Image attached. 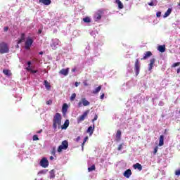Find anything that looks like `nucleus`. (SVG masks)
Wrapping results in <instances>:
<instances>
[{"mask_svg":"<svg viewBox=\"0 0 180 180\" xmlns=\"http://www.w3.org/2000/svg\"><path fill=\"white\" fill-rule=\"evenodd\" d=\"M32 140L34 141H37V140H39V137L37 136V135H34L32 137Z\"/></svg>","mask_w":180,"mask_h":180,"instance_id":"4c0bfd02","label":"nucleus"},{"mask_svg":"<svg viewBox=\"0 0 180 180\" xmlns=\"http://www.w3.org/2000/svg\"><path fill=\"white\" fill-rule=\"evenodd\" d=\"M25 40V34H21V39L18 41V44H20Z\"/></svg>","mask_w":180,"mask_h":180,"instance_id":"72a5a7b5","label":"nucleus"},{"mask_svg":"<svg viewBox=\"0 0 180 180\" xmlns=\"http://www.w3.org/2000/svg\"><path fill=\"white\" fill-rule=\"evenodd\" d=\"M180 73V68L179 69H177V74Z\"/></svg>","mask_w":180,"mask_h":180,"instance_id":"13d9d810","label":"nucleus"},{"mask_svg":"<svg viewBox=\"0 0 180 180\" xmlns=\"http://www.w3.org/2000/svg\"><path fill=\"white\" fill-rule=\"evenodd\" d=\"M60 40L58 39H52V43L51 44V46L52 47L53 50H56L58 46H60Z\"/></svg>","mask_w":180,"mask_h":180,"instance_id":"20e7f679","label":"nucleus"},{"mask_svg":"<svg viewBox=\"0 0 180 180\" xmlns=\"http://www.w3.org/2000/svg\"><path fill=\"white\" fill-rule=\"evenodd\" d=\"M148 4L149 5V6H154V2L153 1L148 3Z\"/></svg>","mask_w":180,"mask_h":180,"instance_id":"8fccbe9b","label":"nucleus"},{"mask_svg":"<svg viewBox=\"0 0 180 180\" xmlns=\"http://www.w3.org/2000/svg\"><path fill=\"white\" fill-rule=\"evenodd\" d=\"M82 102L83 103V106H89V105H91V103H89V101H88L85 98H82Z\"/></svg>","mask_w":180,"mask_h":180,"instance_id":"f3484780","label":"nucleus"},{"mask_svg":"<svg viewBox=\"0 0 180 180\" xmlns=\"http://www.w3.org/2000/svg\"><path fill=\"white\" fill-rule=\"evenodd\" d=\"M87 50H89V46H86V48Z\"/></svg>","mask_w":180,"mask_h":180,"instance_id":"052dcab7","label":"nucleus"},{"mask_svg":"<svg viewBox=\"0 0 180 180\" xmlns=\"http://www.w3.org/2000/svg\"><path fill=\"white\" fill-rule=\"evenodd\" d=\"M68 110V105H67V103H65L62 108V112L63 115H65V113H67Z\"/></svg>","mask_w":180,"mask_h":180,"instance_id":"4be33fe9","label":"nucleus"},{"mask_svg":"<svg viewBox=\"0 0 180 180\" xmlns=\"http://www.w3.org/2000/svg\"><path fill=\"white\" fill-rule=\"evenodd\" d=\"M126 1H129V0H126Z\"/></svg>","mask_w":180,"mask_h":180,"instance_id":"69168bd1","label":"nucleus"},{"mask_svg":"<svg viewBox=\"0 0 180 180\" xmlns=\"http://www.w3.org/2000/svg\"><path fill=\"white\" fill-rule=\"evenodd\" d=\"M123 147H124V143L120 144L117 148L118 151H122V150H123Z\"/></svg>","mask_w":180,"mask_h":180,"instance_id":"f704fd0d","label":"nucleus"},{"mask_svg":"<svg viewBox=\"0 0 180 180\" xmlns=\"http://www.w3.org/2000/svg\"><path fill=\"white\" fill-rule=\"evenodd\" d=\"M75 98H77V94L75 93H74L70 96V101L72 102V101L75 100Z\"/></svg>","mask_w":180,"mask_h":180,"instance_id":"c9c22d12","label":"nucleus"},{"mask_svg":"<svg viewBox=\"0 0 180 180\" xmlns=\"http://www.w3.org/2000/svg\"><path fill=\"white\" fill-rule=\"evenodd\" d=\"M89 172H92V171H95V165H91L90 167H88Z\"/></svg>","mask_w":180,"mask_h":180,"instance_id":"2f4dec72","label":"nucleus"},{"mask_svg":"<svg viewBox=\"0 0 180 180\" xmlns=\"http://www.w3.org/2000/svg\"><path fill=\"white\" fill-rule=\"evenodd\" d=\"M40 4H44V5H50L51 4V0H39Z\"/></svg>","mask_w":180,"mask_h":180,"instance_id":"aec40b11","label":"nucleus"},{"mask_svg":"<svg viewBox=\"0 0 180 180\" xmlns=\"http://www.w3.org/2000/svg\"><path fill=\"white\" fill-rule=\"evenodd\" d=\"M50 179H54L56 178V170L52 169L49 172Z\"/></svg>","mask_w":180,"mask_h":180,"instance_id":"2eb2a0df","label":"nucleus"},{"mask_svg":"<svg viewBox=\"0 0 180 180\" xmlns=\"http://www.w3.org/2000/svg\"><path fill=\"white\" fill-rule=\"evenodd\" d=\"M84 85H86V83H84Z\"/></svg>","mask_w":180,"mask_h":180,"instance_id":"0e129e2a","label":"nucleus"},{"mask_svg":"<svg viewBox=\"0 0 180 180\" xmlns=\"http://www.w3.org/2000/svg\"><path fill=\"white\" fill-rule=\"evenodd\" d=\"M89 113V110H87L86 112L83 113L80 117L77 118V123H81V122H84L85 120V117L88 116V114Z\"/></svg>","mask_w":180,"mask_h":180,"instance_id":"39448f33","label":"nucleus"},{"mask_svg":"<svg viewBox=\"0 0 180 180\" xmlns=\"http://www.w3.org/2000/svg\"><path fill=\"white\" fill-rule=\"evenodd\" d=\"M83 22H84V23H91V18L86 17L83 18Z\"/></svg>","mask_w":180,"mask_h":180,"instance_id":"cd10ccee","label":"nucleus"},{"mask_svg":"<svg viewBox=\"0 0 180 180\" xmlns=\"http://www.w3.org/2000/svg\"><path fill=\"white\" fill-rule=\"evenodd\" d=\"M94 130H95V124H94L93 127H89L86 131L90 134V136H92V134H94Z\"/></svg>","mask_w":180,"mask_h":180,"instance_id":"ddd939ff","label":"nucleus"},{"mask_svg":"<svg viewBox=\"0 0 180 180\" xmlns=\"http://www.w3.org/2000/svg\"><path fill=\"white\" fill-rule=\"evenodd\" d=\"M42 131H43V129H41V130L38 131L37 133L38 134H40V133H41Z\"/></svg>","mask_w":180,"mask_h":180,"instance_id":"5fc2aeb1","label":"nucleus"},{"mask_svg":"<svg viewBox=\"0 0 180 180\" xmlns=\"http://www.w3.org/2000/svg\"><path fill=\"white\" fill-rule=\"evenodd\" d=\"M50 160H54V157H53V156H51V157H50Z\"/></svg>","mask_w":180,"mask_h":180,"instance_id":"bf43d9fd","label":"nucleus"},{"mask_svg":"<svg viewBox=\"0 0 180 180\" xmlns=\"http://www.w3.org/2000/svg\"><path fill=\"white\" fill-rule=\"evenodd\" d=\"M27 67L26 68L27 71H29V70H30L31 68H33V66H32V62L31 61H28L27 63Z\"/></svg>","mask_w":180,"mask_h":180,"instance_id":"bb28decb","label":"nucleus"},{"mask_svg":"<svg viewBox=\"0 0 180 180\" xmlns=\"http://www.w3.org/2000/svg\"><path fill=\"white\" fill-rule=\"evenodd\" d=\"M115 3L118 5L119 9H123L124 8L123 3H122L120 0H115Z\"/></svg>","mask_w":180,"mask_h":180,"instance_id":"412c9836","label":"nucleus"},{"mask_svg":"<svg viewBox=\"0 0 180 180\" xmlns=\"http://www.w3.org/2000/svg\"><path fill=\"white\" fill-rule=\"evenodd\" d=\"M98 120V115H95L94 118L93 119L92 122H94L95 121Z\"/></svg>","mask_w":180,"mask_h":180,"instance_id":"a19ab883","label":"nucleus"},{"mask_svg":"<svg viewBox=\"0 0 180 180\" xmlns=\"http://www.w3.org/2000/svg\"><path fill=\"white\" fill-rule=\"evenodd\" d=\"M158 50L160 53H164V52H165V46H164V45H160V46H159Z\"/></svg>","mask_w":180,"mask_h":180,"instance_id":"5701e85b","label":"nucleus"},{"mask_svg":"<svg viewBox=\"0 0 180 180\" xmlns=\"http://www.w3.org/2000/svg\"><path fill=\"white\" fill-rule=\"evenodd\" d=\"M39 54H43V52H40Z\"/></svg>","mask_w":180,"mask_h":180,"instance_id":"e2e57ef3","label":"nucleus"},{"mask_svg":"<svg viewBox=\"0 0 180 180\" xmlns=\"http://www.w3.org/2000/svg\"><path fill=\"white\" fill-rule=\"evenodd\" d=\"M52 155H56V147H53L51 150Z\"/></svg>","mask_w":180,"mask_h":180,"instance_id":"ea45409f","label":"nucleus"},{"mask_svg":"<svg viewBox=\"0 0 180 180\" xmlns=\"http://www.w3.org/2000/svg\"><path fill=\"white\" fill-rule=\"evenodd\" d=\"M70 126V120H66L63 126H62L61 129L62 130H66V129Z\"/></svg>","mask_w":180,"mask_h":180,"instance_id":"dca6fc26","label":"nucleus"},{"mask_svg":"<svg viewBox=\"0 0 180 180\" xmlns=\"http://www.w3.org/2000/svg\"><path fill=\"white\" fill-rule=\"evenodd\" d=\"M171 12H172V8H168L167 11L165 12V13L164 15V18H168V15H171Z\"/></svg>","mask_w":180,"mask_h":180,"instance_id":"393cba45","label":"nucleus"},{"mask_svg":"<svg viewBox=\"0 0 180 180\" xmlns=\"http://www.w3.org/2000/svg\"><path fill=\"white\" fill-rule=\"evenodd\" d=\"M58 129H60L61 127V114L57 112L53 119V128L54 130H57Z\"/></svg>","mask_w":180,"mask_h":180,"instance_id":"f257e3e1","label":"nucleus"},{"mask_svg":"<svg viewBox=\"0 0 180 180\" xmlns=\"http://www.w3.org/2000/svg\"><path fill=\"white\" fill-rule=\"evenodd\" d=\"M68 148V141H63L60 146L58 148V153H61L63 150H67Z\"/></svg>","mask_w":180,"mask_h":180,"instance_id":"7ed1b4c3","label":"nucleus"},{"mask_svg":"<svg viewBox=\"0 0 180 180\" xmlns=\"http://www.w3.org/2000/svg\"><path fill=\"white\" fill-rule=\"evenodd\" d=\"M159 146L162 147L164 146V135H161L159 139Z\"/></svg>","mask_w":180,"mask_h":180,"instance_id":"a211bd4d","label":"nucleus"},{"mask_svg":"<svg viewBox=\"0 0 180 180\" xmlns=\"http://www.w3.org/2000/svg\"><path fill=\"white\" fill-rule=\"evenodd\" d=\"M121 136H122V131L120 130H117L116 133V139L117 140H120Z\"/></svg>","mask_w":180,"mask_h":180,"instance_id":"a878e982","label":"nucleus"},{"mask_svg":"<svg viewBox=\"0 0 180 180\" xmlns=\"http://www.w3.org/2000/svg\"><path fill=\"white\" fill-rule=\"evenodd\" d=\"M44 85L46 89H50L51 86H50V84H49V82H47V80L44 81Z\"/></svg>","mask_w":180,"mask_h":180,"instance_id":"473e14b6","label":"nucleus"},{"mask_svg":"<svg viewBox=\"0 0 180 180\" xmlns=\"http://www.w3.org/2000/svg\"><path fill=\"white\" fill-rule=\"evenodd\" d=\"M156 15H157V18H161V12H160V11H158V12L156 13Z\"/></svg>","mask_w":180,"mask_h":180,"instance_id":"37998d69","label":"nucleus"},{"mask_svg":"<svg viewBox=\"0 0 180 180\" xmlns=\"http://www.w3.org/2000/svg\"><path fill=\"white\" fill-rule=\"evenodd\" d=\"M175 175H177L178 176H179V175H180V169L176 170V171L175 172Z\"/></svg>","mask_w":180,"mask_h":180,"instance_id":"a18cd8bd","label":"nucleus"},{"mask_svg":"<svg viewBox=\"0 0 180 180\" xmlns=\"http://www.w3.org/2000/svg\"><path fill=\"white\" fill-rule=\"evenodd\" d=\"M48 169H42L38 172V175H40V174L45 175V174H47Z\"/></svg>","mask_w":180,"mask_h":180,"instance_id":"c756f323","label":"nucleus"},{"mask_svg":"<svg viewBox=\"0 0 180 180\" xmlns=\"http://www.w3.org/2000/svg\"><path fill=\"white\" fill-rule=\"evenodd\" d=\"M152 53L150 51H147L144 53L143 57L141 60H147V58L151 57Z\"/></svg>","mask_w":180,"mask_h":180,"instance_id":"4468645a","label":"nucleus"},{"mask_svg":"<svg viewBox=\"0 0 180 180\" xmlns=\"http://www.w3.org/2000/svg\"><path fill=\"white\" fill-rule=\"evenodd\" d=\"M76 70L77 69H75V68L72 69V72H75Z\"/></svg>","mask_w":180,"mask_h":180,"instance_id":"4d7b16f0","label":"nucleus"},{"mask_svg":"<svg viewBox=\"0 0 180 180\" xmlns=\"http://www.w3.org/2000/svg\"><path fill=\"white\" fill-rule=\"evenodd\" d=\"M39 165L42 168H47V167H49V160H47V158H43L41 160Z\"/></svg>","mask_w":180,"mask_h":180,"instance_id":"423d86ee","label":"nucleus"},{"mask_svg":"<svg viewBox=\"0 0 180 180\" xmlns=\"http://www.w3.org/2000/svg\"><path fill=\"white\" fill-rule=\"evenodd\" d=\"M123 175L125 178H130V176H131V170L130 169H127Z\"/></svg>","mask_w":180,"mask_h":180,"instance_id":"f8f14e48","label":"nucleus"},{"mask_svg":"<svg viewBox=\"0 0 180 180\" xmlns=\"http://www.w3.org/2000/svg\"><path fill=\"white\" fill-rule=\"evenodd\" d=\"M39 33H41V30H39Z\"/></svg>","mask_w":180,"mask_h":180,"instance_id":"680f3d73","label":"nucleus"},{"mask_svg":"<svg viewBox=\"0 0 180 180\" xmlns=\"http://www.w3.org/2000/svg\"><path fill=\"white\" fill-rule=\"evenodd\" d=\"M159 105H160V106H162V105H164V103L160 101V102L159 103Z\"/></svg>","mask_w":180,"mask_h":180,"instance_id":"6e6d98bb","label":"nucleus"},{"mask_svg":"<svg viewBox=\"0 0 180 180\" xmlns=\"http://www.w3.org/2000/svg\"><path fill=\"white\" fill-rule=\"evenodd\" d=\"M94 19L95 22H98V20H101L102 19V12L98 11L94 14Z\"/></svg>","mask_w":180,"mask_h":180,"instance_id":"1a4fd4ad","label":"nucleus"},{"mask_svg":"<svg viewBox=\"0 0 180 180\" xmlns=\"http://www.w3.org/2000/svg\"><path fill=\"white\" fill-rule=\"evenodd\" d=\"M32 44H33V39H32V38L27 39L25 41V49L27 50H29V49H30V46H32Z\"/></svg>","mask_w":180,"mask_h":180,"instance_id":"6e6552de","label":"nucleus"},{"mask_svg":"<svg viewBox=\"0 0 180 180\" xmlns=\"http://www.w3.org/2000/svg\"><path fill=\"white\" fill-rule=\"evenodd\" d=\"M101 89H102V86H98L97 88H96L93 91V94H99V92L101 91Z\"/></svg>","mask_w":180,"mask_h":180,"instance_id":"b1692460","label":"nucleus"},{"mask_svg":"<svg viewBox=\"0 0 180 180\" xmlns=\"http://www.w3.org/2000/svg\"><path fill=\"white\" fill-rule=\"evenodd\" d=\"M0 53L1 54L9 53V46H8L6 43L2 42L0 44Z\"/></svg>","mask_w":180,"mask_h":180,"instance_id":"f03ea898","label":"nucleus"},{"mask_svg":"<svg viewBox=\"0 0 180 180\" xmlns=\"http://www.w3.org/2000/svg\"><path fill=\"white\" fill-rule=\"evenodd\" d=\"M88 139H89L88 136H86V137L84 138V141H83V143H82V151H84V144L85 143H86V141H88Z\"/></svg>","mask_w":180,"mask_h":180,"instance_id":"7c9ffc66","label":"nucleus"},{"mask_svg":"<svg viewBox=\"0 0 180 180\" xmlns=\"http://www.w3.org/2000/svg\"><path fill=\"white\" fill-rule=\"evenodd\" d=\"M53 103V101L51 100H49L46 102L47 105H51Z\"/></svg>","mask_w":180,"mask_h":180,"instance_id":"09e8293b","label":"nucleus"},{"mask_svg":"<svg viewBox=\"0 0 180 180\" xmlns=\"http://www.w3.org/2000/svg\"><path fill=\"white\" fill-rule=\"evenodd\" d=\"M155 63V58H151L150 60V63H149V66H148L149 71H151L153 70Z\"/></svg>","mask_w":180,"mask_h":180,"instance_id":"9b49d317","label":"nucleus"},{"mask_svg":"<svg viewBox=\"0 0 180 180\" xmlns=\"http://www.w3.org/2000/svg\"><path fill=\"white\" fill-rule=\"evenodd\" d=\"M100 98L101 99H103V98H105V94H101Z\"/></svg>","mask_w":180,"mask_h":180,"instance_id":"603ef678","label":"nucleus"},{"mask_svg":"<svg viewBox=\"0 0 180 180\" xmlns=\"http://www.w3.org/2000/svg\"><path fill=\"white\" fill-rule=\"evenodd\" d=\"M8 30H9V27H4V32H8Z\"/></svg>","mask_w":180,"mask_h":180,"instance_id":"3c124183","label":"nucleus"},{"mask_svg":"<svg viewBox=\"0 0 180 180\" xmlns=\"http://www.w3.org/2000/svg\"><path fill=\"white\" fill-rule=\"evenodd\" d=\"M94 54L96 56V57H98V56H99L101 54V51H99L98 52H94Z\"/></svg>","mask_w":180,"mask_h":180,"instance_id":"de8ad7c7","label":"nucleus"},{"mask_svg":"<svg viewBox=\"0 0 180 180\" xmlns=\"http://www.w3.org/2000/svg\"><path fill=\"white\" fill-rule=\"evenodd\" d=\"M134 67L136 75H139L140 74V62H139V59H136Z\"/></svg>","mask_w":180,"mask_h":180,"instance_id":"0eeeda50","label":"nucleus"},{"mask_svg":"<svg viewBox=\"0 0 180 180\" xmlns=\"http://www.w3.org/2000/svg\"><path fill=\"white\" fill-rule=\"evenodd\" d=\"M83 105L82 100L78 103V107L81 108Z\"/></svg>","mask_w":180,"mask_h":180,"instance_id":"c03bdc74","label":"nucleus"},{"mask_svg":"<svg viewBox=\"0 0 180 180\" xmlns=\"http://www.w3.org/2000/svg\"><path fill=\"white\" fill-rule=\"evenodd\" d=\"M157 151H158V146H156V147L154 148L153 154H157Z\"/></svg>","mask_w":180,"mask_h":180,"instance_id":"79ce46f5","label":"nucleus"},{"mask_svg":"<svg viewBox=\"0 0 180 180\" xmlns=\"http://www.w3.org/2000/svg\"><path fill=\"white\" fill-rule=\"evenodd\" d=\"M3 72L5 75H7V77H10V75H11V71H9L8 70H4Z\"/></svg>","mask_w":180,"mask_h":180,"instance_id":"c85d7f7f","label":"nucleus"},{"mask_svg":"<svg viewBox=\"0 0 180 180\" xmlns=\"http://www.w3.org/2000/svg\"><path fill=\"white\" fill-rule=\"evenodd\" d=\"M30 72H31V74H37V72H39L38 70H33V68H32L30 70H28Z\"/></svg>","mask_w":180,"mask_h":180,"instance_id":"e433bc0d","label":"nucleus"},{"mask_svg":"<svg viewBox=\"0 0 180 180\" xmlns=\"http://www.w3.org/2000/svg\"><path fill=\"white\" fill-rule=\"evenodd\" d=\"M68 72H70V68L62 69L59 71V74L60 75H64L65 77H67V75H68Z\"/></svg>","mask_w":180,"mask_h":180,"instance_id":"9d476101","label":"nucleus"},{"mask_svg":"<svg viewBox=\"0 0 180 180\" xmlns=\"http://www.w3.org/2000/svg\"><path fill=\"white\" fill-rule=\"evenodd\" d=\"M79 82H76L75 83V86H78V85H79Z\"/></svg>","mask_w":180,"mask_h":180,"instance_id":"864d4df0","label":"nucleus"},{"mask_svg":"<svg viewBox=\"0 0 180 180\" xmlns=\"http://www.w3.org/2000/svg\"><path fill=\"white\" fill-rule=\"evenodd\" d=\"M134 169H139V171H141L143 169V166L140 165V163H136L134 165Z\"/></svg>","mask_w":180,"mask_h":180,"instance_id":"6ab92c4d","label":"nucleus"},{"mask_svg":"<svg viewBox=\"0 0 180 180\" xmlns=\"http://www.w3.org/2000/svg\"><path fill=\"white\" fill-rule=\"evenodd\" d=\"M73 34H75V37L79 36V34H78V31L75 30V31L73 32Z\"/></svg>","mask_w":180,"mask_h":180,"instance_id":"49530a36","label":"nucleus"},{"mask_svg":"<svg viewBox=\"0 0 180 180\" xmlns=\"http://www.w3.org/2000/svg\"><path fill=\"white\" fill-rule=\"evenodd\" d=\"M179 65H180V62H177V63H174V64L172 65V67H174V68H175V67H179Z\"/></svg>","mask_w":180,"mask_h":180,"instance_id":"58836bf2","label":"nucleus"}]
</instances>
